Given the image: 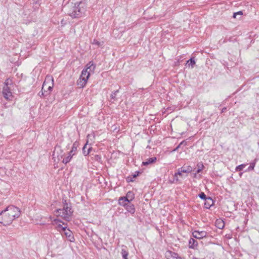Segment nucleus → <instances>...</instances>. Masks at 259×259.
<instances>
[{
  "instance_id": "obj_41",
  "label": "nucleus",
  "mask_w": 259,
  "mask_h": 259,
  "mask_svg": "<svg viewBox=\"0 0 259 259\" xmlns=\"http://www.w3.org/2000/svg\"><path fill=\"white\" fill-rule=\"evenodd\" d=\"M226 42V40H223V43Z\"/></svg>"
},
{
  "instance_id": "obj_11",
  "label": "nucleus",
  "mask_w": 259,
  "mask_h": 259,
  "mask_svg": "<svg viewBox=\"0 0 259 259\" xmlns=\"http://www.w3.org/2000/svg\"><path fill=\"white\" fill-rule=\"evenodd\" d=\"M198 246L197 241L194 239V238H190L189 240V247L191 249H197Z\"/></svg>"
},
{
  "instance_id": "obj_27",
  "label": "nucleus",
  "mask_w": 259,
  "mask_h": 259,
  "mask_svg": "<svg viewBox=\"0 0 259 259\" xmlns=\"http://www.w3.org/2000/svg\"><path fill=\"white\" fill-rule=\"evenodd\" d=\"M121 254L123 259H128L127 256L128 255V252L126 250L122 249L121 250Z\"/></svg>"
},
{
  "instance_id": "obj_25",
  "label": "nucleus",
  "mask_w": 259,
  "mask_h": 259,
  "mask_svg": "<svg viewBox=\"0 0 259 259\" xmlns=\"http://www.w3.org/2000/svg\"><path fill=\"white\" fill-rule=\"evenodd\" d=\"M247 164L243 163L241 164L240 165H238L236 167L235 170L236 171H240L243 169V168H244Z\"/></svg>"
},
{
  "instance_id": "obj_19",
  "label": "nucleus",
  "mask_w": 259,
  "mask_h": 259,
  "mask_svg": "<svg viewBox=\"0 0 259 259\" xmlns=\"http://www.w3.org/2000/svg\"><path fill=\"white\" fill-rule=\"evenodd\" d=\"M122 197H126L128 199V200L130 202L132 201L134 198L135 195L134 194L132 191H128L127 193L125 196H123Z\"/></svg>"
},
{
  "instance_id": "obj_37",
  "label": "nucleus",
  "mask_w": 259,
  "mask_h": 259,
  "mask_svg": "<svg viewBox=\"0 0 259 259\" xmlns=\"http://www.w3.org/2000/svg\"><path fill=\"white\" fill-rule=\"evenodd\" d=\"M181 145L180 144H179V145H178L174 150H173V151H177L181 147Z\"/></svg>"
},
{
  "instance_id": "obj_40",
  "label": "nucleus",
  "mask_w": 259,
  "mask_h": 259,
  "mask_svg": "<svg viewBox=\"0 0 259 259\" xmlns=\"http://www.w3.org/2000/svg\"><path fill=\"white\" fill-rule=\"evenodd\" d=\"M242 175V172H241V173H240V174H239L240 176H241V175Z\"/></svg>"
},
{
  "instance_id": "obj_8",
  "label": "nucleus",
  "mask_w": 259,
  "mask_h": 259,
  "mask_svg": "<svg viewBox=\"0 0 259 259\" xmlns=\"http://www.w3.org/2000/svg\"><path fill=\"white\" fill-rule=\"evenodd\" d=\"M207 235V233L205 231L195 230L192 232L193 237L198 239H201L203 238H205L206 237Z\"/></svg>"
},
{
  "instance_id": "obj_35",
  "label": "nucleus",
  "mask_w": 259,
  "mask_h": 259,
  "mask_svg": "<svg viewBox=\"0 0 259 259\" xmlns=\"http://www.w3.org/2000/svg\"><path fill=\"white\" fill-rule=\"evenodd\" d=\"M182 171H181V169L180 168H179L178 169V171L177 172H176V175H179V176H182Z\"/></svg>"
},
{
  "instance_id": "obj_24",
  "label": "nucleus",
  "mask_w": 259,
  "mask_h": 259,
  "mask_svg": "<svg viewBox=\"0 0 259 259\" xmlns=\"http://www.w3.org/2000/svg\"><path fill=\"white\" fill-rule=\"evenodd\" d=\"M197 166L198 167V168L195 173V176L197 174L200 172L204 167L203 164L202 163H198L197 164Z\"/></svg>"
},
{
  "instance_id": "obj_7",
  "label": "nucleus",
  "mask_w": 259,
  "mask_h": 259,
  "mask_svg": "<svg viewBox=\"0 0 259 259\" xmlns=\"http://www.w3.org/2000/svg\"><path fill=\"white\" fill-rule=\"evenodd\" d=\"M3 95L7 100L10 101L12 100L13 96L10 87L4 86L3 88Z\"/></svg>"
},
{
  "instance_id": "obj_9",
  "label": "nucleus",
  "mask_w": 259,
  "mask_h": 259,
  "mask_svg": "<svg viewBox=\"0 0 259 259\" xmlns=\"http://www.w3.org/2000/svg\"><path fill=\"white\" fill-rule=\"evenodd\" d=\"M48 83H49V82L48 81V80L45 79L43 83L42 86L41 91V92H40L38 93V95L40 97H46V96H47L48 95H49V92L46 91V87H47V84Z\"/></svg>"
},
{
  "instance_id": "obj_28",
  "label": "nucleus",
  "mask_w": 259,
  "mask_h": 259,
  "mask_svg": "<svg viewBox=\"0 0 259 259\" xmlns=\"http://www.w3.org/2000/svg\"><path fill=\"white\" fill-rule=\"evenodd\" d=\"M118 92L119 90H118L113 92L110 96L111 99L114 101L117 100L116 95Z\"/></svg>"
},
{
  "instance_id": "obj_15",
  "label": "nucleus",
  "mask_w": 259,
  "mask_h": 259,
  "mask_svg": "<svg viewBox=\"0 0 259 259\" xmlns=\"http://www.w3.org/2000/svg\"><path fill=\"white\" fill-rule=\"evenodd\" d=\"M156 160V157H150V158H149L148 159H147L145 161H143L142 162V164L143 165H148L150 164H151V163H153L154 162H155Z\"/></svg>"
},
{
  "instance_id": "obj_33",
  "label": "nucleus",
  "mask_w": 259,
  "mask_h": 259,
  "mask_svg": "<svg viewBox=\"0 0 259 259\" xmlns=\"http://www.w3.org/2000/svg\"><path fill=\"white\" fill-rule=\"evenodd\" d=\"M186 170L187 171V173H190L193 170V168L192 167H191V166L189 165V166H187L186 167Z\"/></svg>"
},
{
  "instance_id": "obj_1",
  "label": "nucleus",
  "mask_w": 259,
  "mask_h": 259,
  "mask_svg": "<svg viewBox=\"0 0 259 259\" xmlns=\"http://www.w3.org/2000/svg\"><path fill=\"white\" fill-rule=\"evenodd\" d=\"M87 9V5L85 2L80 1L75 3H72L68 6L67 14L72 18H80L82 17Z\"/></svg>"
},
{
  "instance_id": "obj_10",
  "label": "nucleus",
  "mask_w": 259,
  "mask_h": 259,
  "mask_svg": "<svg viewBox=\"0 0 259 259\" xmlns=\"http://www.w3.org/2000/svg\"><path fill=\"white\" fill-rule=\"evenodd\" d=\"M95 68L96 65L93 61L89 62V63L86 65L85 67L84 68V69H87V71L90 73L91 72L94 73Z\"/></svg>"
},
{
  "instance_id": "obj_21",
  "label": "nucleus",
  "mask_w": 259,
  "mask_h": 259,
  "mask_svg": "<svg viewBox=\"0 0 259 259\" xmlns=\"http://www.w3.org/2000/svg\"><path fill=\"white\" fill-rule=\"evenodd\" d=\"M256 159H254V161L250 163L249 166L248 168L245 170V171H249L254 169L255 164H256Z\"/></svg>"
},
{
  "instance_id": "obj_42",
  "label": "nucleus",
  "mask_w": 259,
  "mask_h": 259,
  "mask_svg": "<svg viewBox=\"0 0 259 259\" xmlns=\"http://www.w3.org/2000/svg\"><path fill=\"white\" fill-rule=\"evenodd\" d=\"M195 259H197V258H195Z\"/></svg>"
},
{
  "instance_id": "obj_34",
  "label": "nucleus",
  "mask_w": 259,
  "mask_h": 259,
  "mask_svg": "<svg viewBox=\"0 0 259 259\" xmlns=\"http://www.w3.org/2000/svg\"><path fill=\"white\" fill-rule=\"evenodd\" d=\"M242 14H243V12L242 11H238V12H237L236 13H234V14H233V17L234 18H236L237 15H241Z\"/></svg>"
},
{
  "instance_id": "obj_4",
  "label": "nucleus",
  "mask_w": 259,
  "mask_h": 259,
  "mask_svg": "<svg viewBox=\"0 0 259 259\" xmlns=\"http://www.w3.org/2000/svg\"><path fill=\"white\" fill-rule=\"evenodd\" d=\"M53 223L54 224H56L57 225V227L58 229H61L62 234H64L67 239L70 242H73L74 241L75 239L74 238L72 232L69 229L67 228V227H63L62 225L60 224L62 223V222L58 219H54L53 220Z\"/></svg>"
},
{
  "instance_id": "obj_5",
  "label": "nucleus",
  "mask_w": 259,
  "mask_h": 259,
  "mask_svg": "<svg viewBox=\"0 0 259 259\" xmlns=\"http://www.w3.org/2000/svg\"><path fill=\"white\" fill-rule=\"evenodd\" d=\"M118 204L124 207L126 211L133 215L136 211L135 205L131 203L126 197H120L118 199Z\"/></svg>"
},
{
  "instance_id": "obj_23",
  "label": "nucleus",
  "mask_w": 259,
  "mask_h": 259,
  "mask_svg": "<svg viewBox=\"0 0 259 259\" xmlns=\"http://www.w3.org/2000/svg\"><path fill=\"white\" fill-rule=\"evenodd\" d=\"M187 64H188L189 66H191L192 68H193L195 64L194 58L193 57L191 58L187 61Z\"/></svg>"
},
{
  "instance_id": "obj_13",
  "label": "nucleus",
  "mask_w": 259,
  "mask_h": 259,
  "mask_svg": "<svg viewBox=\"0 0 259 259\" xmlns=\"http://www.w3.org/2000/svg\"><path fill=\"white\" fill-rule=\"evenodd\" d=\"M214 204V201L210 197H207V198L205 200L204 206L206 209H209L211 206Z\"/></svg>"
},
{
  "instance_id": "obj_32",
  "label": "nucleus",
  "mask_w": 259,
  "mask_h": 259,
  "mask_svg": "<svg viewBox=\"0 0 259 259\" xmlns=\"http://www.w3.org/2000/svg\"><path fill=\"white\" fill-rule=\"evenodd\" d=\"M179 181V180L178 177V175H176V173L174 176V180L171 182V183L178 182Z\"/></svg>"
},
{
  "instance_id": "obj_12",
  "label": "nucleus",
  "mask_w": 259,
  "mask_h": 259,
  "mask_svg": "<svg viewBox=\"0 0 259 259\" xmlns=\"http://www.w3.org/2000/svg\"><path fill=\"white\" fill-rule=\"evenodd\" d=\"M45 79H47L49 82V83H48L47 84V87H46V91L49 92V95H50L51 92L52 91L53 85H54L53 78H51L50 77H48V78H46Z\"/></svg>"
},
{
  "instance_id": "obj_3",
  "label": "nucleus",
  "mask_w": 259,
  "mask_h": 259,
  "mask_svg": "<svg viewBox=\"0 0 259 259\" xmlns=\"http://www.w3.org/2000/svg\"><path fill=\"white\" fill-rule=\"evenodd\" d=\"M62 203L63 208H58L56 210V211L64 220L69 221L73 212L72 209L71 204L70 202H67V200L65 199H62Z\"/></svg>"
},
{
  "instance_id": "obj_17",
  "label": "nucleus",
  "mask_w": 259,
  "mask_h": 259,
  "mask_svg": "<svg viewBox=\"0 0 259 259\" xmlns=\"http://www.w3.org/2000/svg\"><path fill=\"white\" fill-rule=\"evenodd\" d=\"M87 82V80L79 77L77 81V85L80 88H83Z\"/></svg>"
},
{
  "instance_id": "obj_14",
  "label": "nucleus",
  "mask_w": 259,
  "mask_h": 259,
  "mask_svg": "<svg viewBox=\"0 0 259 259\" xmlns=\"http://www.w3.org/2000/svg\"><path fill=\"white\" fill-rule=\"evenodd\" d=\"M140 172L139 171H136L131 176H128L126 178V180L127 182H132L134 181V179L136 178L139 174Z\"/></svg>"
},
{
  "instance_id": "obj_26",
  "label": "nucleus",
  "mask_w": 259,
  "mask_h": 259,
  "mask_svg": "<svg viewBox=\"0 0 259 259\" xmlns=\"http://www.w3.org/2000/svg\"><path fill=\"white\" fill-rule=\"evenodd\" d=\"M0 223L4 226H7V224L4 222V213L3 210L0 211Z\"/></svg>"
},
{
  "instance_id": "obj_16",
  "label": "nucleus",
  "mask_w": 259,
  "mask_h": 259,
  "mask_svg": "<svg viewBox=\"0 0 259 259\" xmlns=\"http://www.w3.org/2000/svg\"><path fill=\"white\" fill-rule=\"evenodd\" d=\"M90 75V73L88 72L87 71V69H85L84 68L81 72V74L80 77L88 80Z\"/></svg>"
},
{
  "instance_id": "obj_6",
  "label": "nucleus",
  "mask_w": 259,
  "mask_h": 259,
  "mask_svg": "<svg viewBox=\"0 0 259 259\" xmlns=\"http://www.w3.org/2000/svg\"><path fill=\"white\" fill-rule=\"evenodd\" d=\"M78 146V144L77 142H74L73 144L71 151L69 152L67 156L65 157L62 162L64 164H67L70 161L73 155H75L77 152V147Z\"/></svg>"
},
{
  "instance_id": "obj_2",
  "label": "nucleus",
  "mask_w": 259,
  "mask_h": 259,
  "mask_svg": "<svg viewBox=\"0 0 259 259\" xmlns=\"http://www.w3.org/2000/svg\"><path fill=\"white\" fill-rule=\"evenodd\" d=\"M3 211L4 222L7 225H10L14 220L19 218L21 214L20 209L13 205H9Z\"/></svg>"
},
{
  "instance_id": "obj_30",
  "label": "nucleus",
  "mask_w": 259,
  "mask_h": 259,
  "mask_svg": "<svg viewBox=\"0 0 259 259\" xmlns=\"http://www.w3.org/2000/svg\"><path fill=\"white\" fill-rule=\"evenodd\" d=\"M4 86H7L9 87V85H12L13 84L12 80L10 79V78H7L5 82H4Z\"/></svg>"
},
{
  "instance_id": "obj_39",
  "label": "nucleus",
  "mask_w": 259,
  "mask_h": 259,
  "mask_svg": "<svg viewBox=\"0 0 259 259\" xmlns=\"http://www.w3.org/2000/svg\"><path fill=\"white\" fill-rule=\"evenodd\" d=\"M227 110V108L226 107H224L222 109V111H221V112L222 113H223L224 112H225Z\"/></svg>"
},
{
  "instance_id": "obj_22",
  "label": "nucleus",
  "mask_w": 259,
  "mask_h": 259,
  "mask_svg": "<svg viewBox=\"0 0 259 259\" xmlns=\"http://www.w3.org/2000/svg\"><path fill=\"white\" fill-rule=\"evenodd\" d=\"M215 226L219 229H222L224 227V222L221 220H217L215 222Z\"/></svg>"
},
{
  "instance_id": "obj_38",
  "label": "nucleus",
  "mask_w": 259,
  "mask_h": 259,
  "mask_svg": "<svg viewBox=\"0 0 259 259\" xmlns=\"http://www.w3.org/2000/svg\"><path fill=\"white\" fill-rule=\"evenodd\" d=\"M179 144H180L181 145H186L187 144V142L185 141H183Z\"/></svg>"
},
{
  "instance_id": "obj_29",
  "label": "nucleus",
  "mask_w": 259,
  "mask_h": 259,
  "mask_svg": "<svg viewBox=\"0 0 259 259\" xmlns=\"http://www.w3.org/2000/svg\"><path fill=\"white\" fill-rule=\"evenodd\" d=\"M92 44L93 45H96L98 47H100L101 46H102L103 44V42H100V41H99L98 40H97V39H94L93 41L92 42Z\"/></svg>"
},
{
  "instance_id": "obj_18",
  "label": "nucleus",
  "mask_w": 259,
  "mask_h": 259,
  "mask_svg": "<svg viewBox=\"0 0 259 259\" xmlns=\"http://www.w3.org/2000/svg\"><path fill=\"white\" fill-rule=\"evenodd\" d=\"M87 144H88V142H87V143L84 145V146L82 148V152H83V154L85 156H87L88 155H89L92 149V147H90L89 148H88L87 151H85V149L87 148Z\"/></svg>"
},
{
  "instance_id": "obj_36",
  "label": "nucleus",
  "mask_w": 259,
  "mask_h": 259,
  "mask_svg": "<svg viewBox=\"0 0 259 259\" xmlns=\"http://www.w3.org/2000/svg\"><path fill=\"white\" fill-rule=\"evenodd\" d=\"M180 168L181 169V171H182L183 172H184V173H187V171L186 170V168L184 166H183V167H181Z\"/></svg>"
},
{
  "instance_id": "obj_20",
  "label": "nucleus",
  "mask_w": 259,
  "mask_h": 259,
  "mask_svg": "<svg viewBox=\"0 0 259 259\" xmlns=\"http://www.w3.org/2000/svg\"><path fill=\"white\" fill-rule=\"evenodd\" d=\"M170 254V257L168 259H181V257L179 256L178 253L172 251H169Z\"/></svg>"
},
{
  "instance_id": "obj_31",
  "label": "nucleus",
  "mask_w": 259,
  "mask_h": 259,
  "mask_svg": "<svg viewBox=\"0 0 259 259\" xmlns=\"http://www.w3.org/2000/svg\"><path fill=\"white\" fill-rule=\"evenodd\" d=\"M198 196L200 199L204 200L207 198V197H206L205 194L204 192H201L200 194H199Z\"/></svg>"
}]
</instances>
